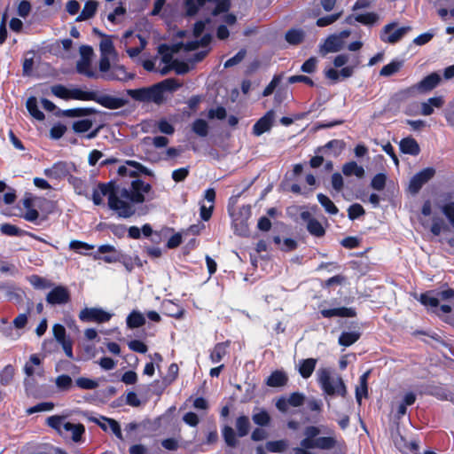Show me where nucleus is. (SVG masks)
<instances>
[{
	"mask_svg": "<svg viewBox=\"0 0 454 454\" xmlns=\"http://www.w3.org/2000/svg\"><path fill=\"white\" fill-rule=\"evenodd\" d=\"M151 188L149 184L139 179L133 180L129 189L114 184L110 193L108 207L119 217L129 218L136 212L135 204L143 203L145 200V194L148 193Z\"/></svg>",
	"mask_w": 454,
	"mask_h": 454,
	"instance_id": "f257e3e1",
	"label": "nucleus"
},
{
	"mask_svg": "<svg viewBox=\"0 0 454 454\" xmlns=\"http://www.w3.org/2000/svg\"><path fill=\"white\" fill-rule=\"evenodd\" d=\"M180 85L173 79L164 80L151 87L127 90V94L134 100L160 104L164 100V91L176 90Z\"/></svg>",
	"mask_w": 454,
	"mask_h": 454,
	"instance_id": "f03ea898",
	"label": "nucleus"
},
{
	"mask_svg": "<svg viewBox=\"0 0 454 454\" xmlns=\"http://www.w3.org/2000/svg\"><path fill=\"white\" fill-rule=\"evenodd\" d=\"M317 382L325 395L346 396L347 387L342 378L333 374L330 368L320 367L317 372Z\"/></svg>",
	"mask_w": 454,
	"mask_h": 454,
	"instance_id": "7ed1b4c3",
	"label": "nucleus"
},
{
	"mask_svg": "<svg viewBox=\"0 0 454 454\" xmlns=\"http://www.w3.org/2000/svg\"><path fill=\"white\" fill-rule=\"evenodd\" d=\"M235 427L237 434L234 429L230 426H224L222 429V435L225 443L231 448H235L239 444L237 435L239 437L246 436L250 430V420L247 416L242 415L237 418Z\"/></svg>",
	"mask_w": 454,
	"mask_h": 454,
	"instance_id": "20e7f679",
	"label": "nucleus"
},
{
	"mask_svg": "<svg viewBox=\"0 0 454 454\" xmlns=\"http://www.w3.org/2000/svg\"><path fill=\"white\" fill-rule=\"evenodd\" d=\"M207 3L215 5L212 13L214 15L220 14L229 10L231 6L230 0H186L185 1V12L188 16L195 15L200 7Z\"/></svg>",
	"mask_w": 454,
	"mask_h": 454,
	"instance_id": "39448f33",
	"label": "nucleus"
},
{
	"mask_svg": "<svg viewBox=\"0 0 454 454\" xmlns=\"http://www.w3.org/2000/svg\"><path fill=\"white\" fill-rule=\"evenodd\" d=\"M80 59L76 63V70L88 77H96L95 72L90 68L93 49L89 45H82L79 49Z\"/></svg>",
	"mask_w": 454,
	"mask_h": 454,
	"instance_id": "423d86ee",
	"label": "nucleus"
},
{
	"mask_svg": "<svg viewBox=\"0 0 454 454\" xmlns=\"http://www.w3.org/2000/svg\"><path fill=\"white\" fill-rule=\"evenodd\" d=\"M411 30V27L409 26L396 27V23H389L382 28L380 39L385 43H395Z\"/></svg>",
	"mask_w": 454,
	"mask_h": 454,
	"instance_id": "0eeeda50",
	"label": "nucleus"
},
{
	"mask_svg": "<svg viewBox=\"0 0 454 454\" xmlns=\"http://www.w3.org/2000/svg\"><path fill=\"white\" fill-rule=\"evenodd\" d=\"M205 29V22L198 21L194 25L193 28V36L194 40L186 43L184 45L185 51H193L196 50L200 45L206 46L209 43L211 40V36L209 35H204L201 37V35Z\"/></svg>",
	"mask_w": 454,
	"mask_h": 454,
	"instance_id": "6e6552de",
	"label": "nucleus"
},
{
	"mask_svg": "<svg viewBox=\"0 0 454 454\" xmlns=\"http://www.w3.org/2000/svg\"><path fill=\"white\" fill-rule=\"evenodd\" d=\"M112 314L100 308H85L79 313V318L83 322L103 323L111 319Z\"/></svg>",
	"mask_w": 454,
	"mask_h": 454,
	"instance_id": "1a4fd4ad",
	"label": "nucleus"
},
{
	"mask_svg": "<svg viewBox=\"0 0 454 454\" xmlns=\"http://www.w3.org/2000/svg\"><path fill=\"white\" fill-rule=\"evenodd\" d=\"M435 174V170L433 168H426L420 172L417 173L410 181L409 191L416 194L421 189V187L427 183Z\"/></svg>",
	"mask_w": 454,
	"mask_h": 454,
	"instance_id": "9d476101",
	"label": "nucleus"
},
{
	"mask_svg": "<svg viewBox=\"0 0 454 454\" xmlns=\"http://www.w3.org/2000/svg\"><path fill=\"white\" fill-rule=\"evenodd\" d=\"M345 47V43L336 35H329L319 46V53L325 56L328 53L338 52Z\"/></svg>",
	"mask_w": 454,
	"mask_h": 454,
	"instance_id": "9b49d317",
	"label": "nucleus"
},
{
	"mask_svg": "<svg viewBox=\"0 0 454 454\" xmlns=\"http://www.w3.org/2000/svg\"><path fill=\"white\" fill-rule=\"evenodd\" d=\"M275 120V112L268 111L262 118H260L253 127V134L259 137L265 132L270 131Z\"/></svg>",
	"mask_w": 454,
	"mask_h": 454,
	"instance_id": "f8f14e48",
	"label": "nucleus"
},
{
	"mask_svg": "<svg viewBox=\"0 0 454 454\" xmlns=\"http://www.w3.org/2000/svg\"><path fill=\"white\" fill-rule=\"evenodd\" d=\"M102 77L108 81L126 82L133 79L134 74L128 73L124 66L114 64L106 75H102Z\"/></svg>",
	"mask_w": 454,
	"mask_h": 454,
	"instance_id": "ddd939ff",
	"label": "nucleus"
},
{
	"mask_svg": "<svg viewBox=\"0 0 454 454\" xmlns=\"http://www.w3.org/2000/svg\"><path fill=\"white\" fill-rule=\"evenodd\" d=\"M395 447L405 454H417L419 450V442L415 439L407 440L403 435L395 436L394 440Z\"/></svg>",
	"mask_w": 454,
	"mask_h": 454,
	"instance_id": "4468645a",
	"label": "nucleus"
},
{
	"mask_svg": "<svg viewBox=\"0 0 454 454\" xmlns=\"http://www.w3.org/2000/svg\"><path fill=\"white\" fill-rule=\"evenodd\" d=\"M441 82V76L437 73H432L426 76L419 83L414 85L411 89L419 92H428L434 89Z\"/></svg>",
	"mask_w": 454,
	"mask_h": 454,
	"instance_id": "2eb2a0df",
	"label": "nucleus"
},
{
	"mask_svg": "<svg viewBox=\"0 0 454 454\" xmlns=\"http://www.w3.org/2000/svg\"><path fill=\"white\" fill-rule=\"evenodd\" d=\"M301 218L307 223L308 231L316 237H322L325 235V229L322 224L315 218L311 217L309 211H303L301 213Z\"/></svg>",
	"mask_w": 454,
	"mask_h": 454,
	"instance_id": "dca6fc26",
	"label": "nucleus"
},
{
	"mask_svg": "<svg viewBox=\"0 0 454 454\" xmlns=\"http://www.w3.org/2000/svg\"><path fill=\"white\" fill-rule=\"evenodd\" d=\"M46 301L52 305L67 303L69 301V294L65 287L57 286L47 294Z\"/></svg>",
	"mask_w": 454,
	"mask_h": 454,
	"instance_id": "f3484780",
	"label": "nucleus"
},
{
	"mask_svg": "<svg viewBox=\"0 0 454 454\" xmlns=\"http://www.w3.org/2000/svg\"><path fill=\"white\" fill-rule=\"evenodd\" d=\"M69 174V168L66 162L59 161L51 168L44 169V175L49 178L62 179Z\"/></svg>",
	"mask_w": 454,
	"mask_h": 454,
	"instance_id": "a211bd4d",
	"label": "nucleus"
},
{
	"mask_svg": "<svg viewBox=\"0 0 454 454\" xmlns=\"http://www.w3.org/2000/svg\"><path fill=\"white\" fill-rule=\"evenodd\" d=\"M63 431V434H60L61 436L71 437L74 442H77L81 441L82 435L85 432V428L82 424H73L67 421Z\"/></svg>",
	"mask_w": 454,
	"mask_h": 454,
	"instance_id": "6ab92c4d",
	"label": "nucleus"
},
{
	"mask_svg": "<svg viewBox=\"0 0 454 454\" xmlns=\"http://www.w3.org/2000/svg\"><path fill=\"white\" fill-rule=\"evenodd\" d=\"M114 184L112 183L99 184L98 188L93 191L92 201L95 205H103L105 196L110 198V193L113 192Z\"/></svg>",
	"mask_w": 454,
	"mask_h": 454,
	"instance_id": "aec40b11",
	"label": "nucleus"
},
{
	"mask_svg": "<svg viewBox=\"0 0 454 454\" xmlns=\"http://www.w3.org/2000/svg\"><path fill=\"white\" fill-rule=\"evenodd\" d=\"M444 105V98L442 96L433 97L420 104V114L425 116L434 114V108H441Z\"/></svg>",
	"mask_w": 454,
	"mask_h": 454,
	"instance_id": "412c9836",
	"label": "nucleus"
},
{
	"mask_svg": "<svg viewBox=\"0 0 454 454\" xmlns=\"http://www.w3.org/2000/svg\"><path fill=\"white\" fill-rule=\"evenodd\" d=\"M94 421L104 431H106V430L110 429L118 439L123 440V436H122V433H121V427H120L119 423L116 420H114L113 419H108V418L102 417L100 419H94Z\"/></svg>",
	"mask_w": 454,
	"mask_h": 454,
	"instance_id": "4be33fe9",
	"label": "nucleus"
},
{
	"mask_svg": "<svg viewBox=\"0 0 454 454\" xmlns=\"http://www.w3.org/2000/svg\"><path fill=\"white\" fill-rule=\"evenodd\" d=\"M240 215L244 218L239 223V218L236 217L233 219L235 232L239 235H246L247 232V224L246 223V220H247L251 215V207L249 206H243L239 211Z\"/></svg>",
	"mask_w": 454,
	"mask_h": 454,
	"instance_id": "5701e85b",
	"label": "nucleus"
},
{
	"mask_svg": "<svg viewBox=\"0 0 454 454\" xmlns=\"http://www.w3.org/2000/svg\"><path fill=\"white\" fill-rule=\"evenodd\" d=\"M321 315L324 317H353L356 316V312L351 308H335L329 309H322L320 311Z\"/></svg>",
	"mask_w": 454,
	"mask_h": 454,
	"instance_id": "b1692460",
	"label": "nucleus"
},
{
	"mask_svg": "<svg viewBox=\"0 0 454 454\" xmlns=\"http://www.w3.org/2000/svg\"><path fill=\"white\" fill-rule=\"evenodd\" d=\"M400 150L402 153L411 155H418L420 152V148L417 141L411 137L403 138L399 143Z\"/></svg>",
	"mask_w": 454,
	"mask_h": 454,
	"instance_id": "393cba45",
	"label": "nucleus"
},
{
	"mask_svg": "<svg viewBox=\"0 0 454 454\" xmlns=\"http://www.w3.org/2000/svg\"><path fill=\"white\" fill-rule=\"evenodd\" d=\"M317 360L316 358H307L300 361L299 372L304 379L309 378L317 365Z\"/></svg>",
	"mask_w": 454,
	"mask_h": 454,
	"instance_id": "a878e982",
	"label": "nucleus"
},
{
	"mask_svg": "<svg viewBox=\"0 0 454 454\" xmlns=\"http://www.w3.org/2000/svg\"><path fill=\"white\" fill-rule=\"evenodd\" d=\"M229 348V342L217 343L210 353V360L214 364L219 363L226 355Z\"/></svg>",
	"mask_w": 454,
	"mask_h": 454,
	"instance_id": "bb28decb",
	"label": "nucleus"
},
{
	"mask_svg": "<svg viewBox=\"0 0 454 454\" xmlns=\"http://www.w3.org/2000/svg\"><path fill=\"white\" fill-rule=\"evenodd\" d=\"M98 4L97 1L90 0L84 4V7L81 13L75 19L76 21H82L89 20L94 16L98 9Z\"/></svg>",
	"mask_w": 454,
	"mask_h": 454,
	"instance_id": "cd10ccee",
	"label": "nucleus"
},
{
	"mask_svg": "<svg viewBox=\"0 0 454 454\" xmlns=\"http://www.w3.org/2000/svg\"><path fill=\"white\" fill-rule=\"evenodd\" d=\"M317 449L328 450L340 446V442L334 436H323L317 438Z\"/></svg>",
	"mask_w": 454,
	"mask_h": 454,
	"instance_id": "c85d7f7f",
	"label": "nucleus"
},
{
	"mask_svg": "<svg viewBox=\"0 0 454 454\" xmlns=\"http://www.w3.org/2000/svg\"><path fill=\"white\" fill-rule=\"evenodd\" d=\"M342 172L346 176H356L362 178L364 176V169L359 166L356 161H349L343 165Z\"/></svg>",
	"mask_w": 454,
	"mask_h": 454,
	"instance_id": "c756f323",
	"label": "nucleus"
},
{
	"mask_svg": "<svg viewBox=\"0 0 454 454\" xmlns=\"http://www.w3.org/2000/svg\"><path fill=\"white\" fill-rule=\"evenodd\" d=\"M41 364V360L36 354L31 355L29 361L26 363L24 366V372L27 378L34 376L35 374H42L40 370H36L35 367H38Z\"/></svg>",
	"mask_w": 454,
	"mask_h": 454,
	"instance_id": "7c9ffc66",
	"label": "nucleus"
},
{
	"mask_svg": "<svg viewBox=\"0 0 454 454\" xmlns=\"http://www.w3.org/2000/svg\"><path fill=\"white\" fill-rule=\"evenodd\" d=\"M118 60L119 56H117V58H114L112 55H100L98 68L103 74L102 75H106V74L112 69L113 65L116 64Z\"/></svg>",
	"mask_w": 454,
	"mask_h": 454,
	"instance_id": "2f4dec72",
	"label": "nucleus"
},
{
	"mask_svg": "<svg viewBox=\"0 0 454 454\" xmlns=\"http://www.w3.org/2000/svg\"><path fill=\"white\" fill-rule=\"evenodd\" d=\"M100 55H112L114 58H117L118 53L114 49L113 41L110 36L104 35L103 39L99 43Z\"/></svg>",
	"mask_w": 454,
	"mask_h": 454,
	"instance_id": "473e14b6",
	"label": "nucleus"
},
{
	"mask_svg": "<svg viewBox=\"0 0 454 454\" xmlns=\"http://www.w3.org/2000/svg\"><path fill=\"white\" fill-rule=\"evenodd\" d=\"M287 382L286 375L279 371L272 372L266 380V384L270 387H277L285 386Z\"/></svg>",
	"mask_w": 454,
	"mask_h": 454,
	"instance_id": "72a5a7b5",
	"label": "nucleus"
},
{
	"mask_svg": "<svg viewBox=\"0 0 454 454\" xmlns=\"http://www.w3.org/2000/svg\"><path fill=\"white\" fill-rule=\"evenodd\" d=\"M317 439H311L305 437L301 442L300 447H295L294 449V454H314L313 452L309 451L310 449H317Z\"/></svg>",
	"mask_w": 454,
	"mask_h": 454,
	"instance_id": "f704fd0d",
	"label": "nucleus"
},
{
	"mask_svg": "<svg viewBox=\"0 0 454 454\" xmlns=\"http://www.w3.org/2000/svg\"><path fill=\"white\" fill-rule=\"evenodd\" d=\"M67 423L66 418L63 416L53 415L46 419V424L56 430L59 434H63V428Z\"/></svg>",
	"mask_w": 454,
	"mask_h": 454,
	"instance_id": "c9c22d12",
	"label": "nucleus"
},
{
	"mask_svg": "<svg viewBox=\"0 0 454 454\" xmlns=\"http://www.w3.org/2000/svg\"><path fill=\"white\" fill-rule=\"evenodd\" d=\"M27 109L35 119L38 121H43L44 119V114L40 111L37 106V100L35 97H30L27 100Z\"/></svg>",
	"mask_w": 454,
	"mask_h": 454,
	"instance_id": "e433bc0d",
	"label": "nucleus"
},
{
	"mask_svg": "<svg viewBox=\"0 0 454 454\" xmlns=\"http://www.w3.org/2000/svg\"><path fill=\"white\" fill-rule=\"evenodd\" d=\"M145 323V316L139 311H132L127 317V325L129 328H137Z\"/></svg>",
	"mask_w": 454,
	"mask_h": 454,
	"instance_id": "4c0bfd02",
	"label": "nucleus"
},
{
	"mask_svg": "<svg viewBox=\"0 0 454 454\" xmlns=\"http://www.w3.org/2000/svg\"><path fill=\"white\" fill-rule=\"evenodd\" d=\"M93 126L90 119L78 120L73 122L72 129L76 134H82L90 131Z\"/></svg>",
	"mask_w": 454,
	"mask_h": 454,
	"instance_id": "58836bf2",
	"label": "nucleus"
},
{
	"mask_svg": "<svg viewBox=\"0 0 454 454\" xmlns=\"http://www.w3.org/2000/svg\"><path fill=\"white\" fill-rule=\"evenodd\" d=\"M69 98L78 100H94L95 93L92 91H85L81 89L69 90Z\"/></svg>",
	"mask_w": 454,
	"mask_h": 454,
	"instance_id": "ea45409f",
	"label": "nucleus"
},
{
	"mask_svg": "<svg viewBox=\"0 0 454 454\" xmlns=\"http://www.w3.org/2000/svg\"><path fill=\"white\" fill-rule=\"evenodd\" d=\"M317 200L328 214L336 215L338 213L339 210L337 207L326 195L323 193H318Z\"/></svg>",
	"mask_w": 454,
	"mask_h": 454,
	"instance_id": "a19ab883",
	"label": "nucleus"
},
{
	"mask_svg": "<svg viewBox=\"0 0 454 454\" xmlns=\"http://www.w3.org/2000/svg\"><path fill=\"white\" fill-rule=\"evenodd\" d=\"M355 20L364 25L372 26L379 21L380 17L375 12H367L356 15Z\"/></svg>",
	"mask_w": 454,
	"mask_h": 454,
	"instance_id": "79ce46f5",
	"label": "nucleus"
},
{
	"mask_svg": "<svg viewBox=\"0 0 454 454\" xmlns=\"http://www.w3.org/2000/svg\"><path fill=\"white\" fill-rule=\"evenodd\" d=\"M360 334L356 332H344L339 338V344L348 347L359 339Z\"/></svg>",
	"mask_w": 454,
	"mask_h": 454,
	"instance_id": "37998d69",
	"label": "nucleus"
},
{
	"mask_svg": "<svg viewBox=\"0 0 454 454\" xmlns=\"http://www.w3.org/2000/svg\"><path fill=\"white\" fill-rule=\"evenodd\" d=\"M288 447V442L286 440L270 441L266 442L265 448L270 452H283Z\"/></svg>",
	"mask_w": 454,
	"mask_h": 454,
	"instance_id": "c03bdc74",
	"label": "nucleus"
},
{
	"mask_svg": "<svg viewBox=\"0 0 454 454\" xmlns=\"http://www.w3.org/2000/svg\"><path fill=\"white\" fill-rule=\"evenodd\" d=\"M402 66H403V61L393 60L392 62L384 66L381 68L380 74L382 76L393 75L394 74L397 73L400 70Z\"/></svg>",
	"mask_w": 454,
	"mask_h": 454,
	"instance_id": "a18cd8bd",
	"label": "nucleus"
},
{
	"mask_svg": "<svg viewBox=\"0 0 454 454\" xmlns=\"http://www.w3.org/2000/svg\"><path fill=\"white\" fill-rule=\"evenodd\" d=\"M192 130L200 137H206L208 134V125L206 121L198 119L192 123Z\"/></svg>",
	"mask_w": 454,
	"mask_h": 454,
	"instance_id": "49530a36",
	"label": "nucleus"
},
{
	"mask_svg": "<svg viewBox=\"0 0 454 454\" xmlns=\"http://www.w3.org/2000/svg\"><path fill=\"white\" fill-rule=\"evenodd\" d=\"M304 38L303 31L300 29H292L289 30L286 35V41L291 44H298Z\"/></svg>",
	"mask_w": 454,
	"mask_h": 454,
	"instance_id": "de8ad7c7",
	"label": "nucleus"
},
{
	"mask_svg": "<svg viewBox=\"0 0 454 454\" xmlns=\"http://www.w3.org/2000/svg\"><path fill=\"white\" fill-rule=\"evenodd\" d=\"M69 248L71 250H74L77 253H80V254H85L82 251L83 250H91L94 248V246L93 245H90L86 242H83V241H80V240H76V239H73L69 242Z\"/></svg>",
	"mask_w": 454,
	"mask_h": 454,
	"instance_id": "09e8293b",
	"label": "nucleus"
},
{
	"mask_svg": "<svg viewBox=\"0 0 454 454\" xmlns=\"http://www.w3.org/2000/svg\"><path fill=\"white\" fill-rule=\"evenodd\" d=\"M93 113L90 108H73L67 109L63 112V114L67 117H83L90 115Z\"/></svg>",
	"mask_w": 454,
	"mask_h": 454,
	"instance_id": "8fccbe9b",
	"label": "nucleus"
},
{
	"mask_svg": "<svg viewBox=\"0 0 454 454\" xmlns=\"http://www.w3.org/2000/svg\"><path fill=\"white\" fill-rule=\"evenodd\" d=\"M0 231L4 235L7 236H21L25 233L24 231L10 223L2 224L0 226Z\"/></svg>",
	"mask_w": 454,
	"mask_h": 454,
	"instance_id": "3c124183",
	"label": "nucleus"
},
{
	"mask_svg": "<svg viewBox=\"0 0 454 454\" xmlns=\"http://www.w3.org/2000/svg\"><path fill=\"white\" fill-rule=\"evenodd\" d=\"M75 383L82 389L91 390V389H95L98 387V381L89 379V378H84V377L78 378L75 380Z\"/></svg>",
	"mask_w": 454,
	"mask_h": 454,
	"instance_id": "603ef678",
	"label": "nucleus"
},
{
	"mask_svg": "<svg viewBox=\"0 0 454 454\" xmlns=\"http://www.w3.org/2000/svg\"><path fill=\"white\" fill-rule=\"evenodd\" d=\"M72 379L70 376L62 374L56 378L55 384L60 390H68L72 386Z\"/></svg>",
	"mask_w": 454,
	"mask_h": 454,
	"instance_id": "864d4df0",
	"label": "nucleus"
},
{
	"mask_svg": "<svg viewBox=\"0 0 454 454\" xmlns=\"http://www.w3.org/2000/svg\"><path fill=\"white\" fill-rule=\"evenodd\" d=\"M34 67V52L27 53V56L23 61L22 71L24 75H30Z\"/></svg>",
	"mask_w": 454,
	"mask_h": 454,
	"instance_id": "5fc2aeb1",
	"label": "nucleus"
},
{
	"mask_svg": "<svg viewBox=\"0 0 454 454\" xmlns=\"http://www.w3.org/2000/svg\"><path fill=\"white\" fill-rule=\"evenodd\" d=\"M99 102L102 106L114 109L123 106L121 99L113 97H104Z\"/></svg>",
	"mask_w": 454,
	"mask_h": 454,
	"instance_id": "6e6d98bb",
	"label": "nucleus"
},
{
	"mask_svg": "<svg viewBox=\"0 0 454 454\" xmlns=\"http://www.w3.org/2000/svg\"><path fill=\"white\" fill-rule=\"evenodd\" d=\"M341 14H342V12H340L338 13H334V14H331V15H328L325 17L319 18L317 20V25L318 27H326L328 25H331V24L334 23L337 20H339L340 17L341 16Z\"/></svg>",
	"mask_w": 454,
	"mask_h": 454,
	"instance_id": "4d7b16f0",
	"label": "nucleus"
},
{
	"mask_svg": "<svg viewBox=\"0 0 454 454\" xmlns=\"http://www.w3.org/2000/svg\"><path fill=\"white\" fill-rule=\"evenodd\" d=\"M122 257H123V254H121L120 252H116V253H114L112 254L104 255V256H100L98 254H94L93 255V258L95 260H103L106 263H113V262H121Z\"/></svg>",
	"mask_w": 454,
	"mask_h": 454,
	"instance_id": "13d9d810",
	"label": "nucleus"
},
{
	"mask_svg": "<svg viewBox=\"0 0 454 454\" xmlns=\"http://www.w3.org/2000/svg\"><path fill=\"white\" fill-rule=\"evenodd\" d=\"M364 213L365 212L364 207L358 203L351 205L348 209V215L351 220L358 218L359 216L364 215Z\"/></svg>",
	"mask_w": 454,
	"mask_h": 454,
	"instance_id": "bf43d9fd",
	"label": "nucleus"
},
{
	"mask_svg": "<svg viewBox=\"0 0 454 454\" xmlns=\"http://www.w3.org/2000/svg\"><path fill=\"white\" fill-rule=\"evenodd\" d=\"M387 176L386 175L380 173L374 176L372 180L371 185L377 191H382L386 184Z\"/></svg>",
	"mask_w": 454,
	"mask_h": 454,
	"instance_id": "052dcab7",
	"label": "nucleus"
},
{
	"mask_svg": "<svg viewBox=\"0 0 454 454\" xmlns=\"http://www.w3.org/2000/svg\"><path fill=\"white\" fill-rule=\"evenodd\" d=\"M434 35H435V30L431 29L426 33L419 35L416 38H414L413 43L416 45H424V44L427 43L434 36Z\"/></svg>",
	"mask_w": 454,
	"mask_h": 454,
	"instance_id": "680f3d73",
	"label": "nucleus"
},
{
	"mask_svg": "<svg viewBox=\"0 0 454 454\" xmlns=\"http://www.w3.org/2000/svg\"><path fill=\"white\" fill-rule=\"evenodd\" d=\"M53 335L59 343L68 340L66 336V329L61 325H54L52 327Z\"/></svg>",
	"mask_w": 454,
	"mask_h": 454,
	"instance_id": "e2e57ef3",
	"label": "nucleus"
},
{
	"mask_svg": "<svg viewBox=\"0 0 454 454\" xmlns=\"http://www.w3.org/2000/svg\"><path fill=\"white\" fill-rule=\"evenodd\" d=\"M305 400V396L301 393H292L287 398V402H289L290 406L299 407L303 404Z\"/></svg>",
	"mask_w": 454,
	"mask_h": 454,
	"instance_id": "0e129e2a",
	"label": "nucleus"
},
{
	"mask_svg": "<svg viewBox=\"0 0 454 454\" xmlns=\"http://www.w3.org/2000/svg\"><path fill=\"white\" fill-rule=\"evenodd\" d=\"M253 420L259 426H266L270 422V415L265 411H261L253 415Z\"/></svg>",
	"mask_w": 454,
	"mask_h": 454,
	"instance_id": "69168bd1",
	"label": "nucleus"
},
{
	"mask_svg": "<svg viewBox=\"0 0 454 454\" xmlns=\"http://www.w3.org/2000/svg\"><path fill=\"white\" fill-rule=\"evenodd\" d=\"M442 211L449 220L451 226L454 227V202H450L442 206Z\"/></svg>",
	"mask_w": 454,
	"mask_h": 454,
	"instance_id": "338daca9",
	"label": "nucleus"
},
{
	"mask_svg": "<svg viewBox=\"0 0 454 454\" xmlns=\"http://www.w3.org/2000/svg\"><path fill=\"white\" fill-rule=\"evenodd\" d=\"M444 116L448 123L454 126V98L449 103L448 107L444 112Z\"/></svg>",
	"mask_w": 454,
	"mask_h": 454,
	"instance_id": "774afa93",
	"label": "nucleus"
}]
</instances>
